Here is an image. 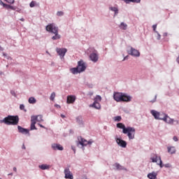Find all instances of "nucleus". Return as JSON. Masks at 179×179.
Instances as JSON below:
<instances>
[{"instance_id":"obj_38","label":"nucleus","mask_w":179,"mask_h":179,"mask_svg":"<svg viewBox=\"0 0 179 179\" xmlns=\"http://www.w3.org/2000/svg\"><path fill=\"white\" fill-rule=\"evenodd\" d=\"M6 2H8V3H15V0H6Z\"/></svg>"},{"instance_id":"obj_23","label":"nucleus","mask_w":179,"mask_h":179,"mask_svg":"<svg viewBox=\"0 0 179 179\" xmlns=\"http://www.w3.org/2000/svg\"><path fill=\"white\" fill-rule=\"evenodd\" d=\"M115 167L117 169V170H124V167L123 166H121L119 163H115L114 164Z\"/></svg>"},{"instance_id":"obj_12","label":"nucleus","mask_w":179,"mask_h":179,"mask_svg":"<svg viewBox=\"0 0 179 179\" xmlns=\"http://www.w3.org/2000/svg\"><path fill=\"white\" fill-rule=\"evenodd\" d=\"M52 148L54 150H64L62 145H60L59 143H52Z\"/></svg>"},{"instance_id":"obj_57","label":"nucleus","mask_w":179,"mask_h":179,"mask_svg":"<svg viewBox=\"0 0 179 179\" xmlns=\"http://www.w3.org/2000/svg\"><path fill=\"white\" fill-rule=\"evenodd\" d=\"M21 20H22V22H24V19H21Z\"/></svg>"},{"instance_id":"obj_52","label":"nucleus","mask_w":179,"mask_h":179,"mask_svg":"<svg viewBox=\"0 0 179 179\" xmlns=\"http://www.w3.org/2000/svg\"><path fill=\"white\" fill-rule=\"evenodd\" d=\"M61 117H62V118H65V115H64V114H62Z\"/></svg>"},{"instance_id":"obj_46","label":"nucleus","mask_w":179,"mask_h":179,"mask_svg":"<svg viewBox=\"0 0 179 179\" xmlns=\"http://www.w3.org/2000/svg\"><path fill=\"white\" fill-rule=\"evenodd\" d=\"M22 149H26V146H25L24 143L22 145Z\"/></svg>"},{"instance_id":"obj_9","label":"nucleus","mask_w":179,"mask_h":179,"mask_svg":"<svg viewBox=\"0 0 179 179\" xmlns=\"http://www.w3.org/2000/svg\"><path fill=\"white\" fill-rule=\"evenodd\" d=\"M56 51L60 57H65V55L67 52V49L66 48H57Z\"/></svg>"},{"instance_id":"obj_60","label":"nucleus","mask_w":179,"mask_h":179,"mask_svg":"<svg viewBox=\"0 0 179 179\" xmlns=\"http://www.w3.org/2000/svg\"><path fill=\"white\" fill-rule=\"evenodd\" d=\"M0 179H3V178H1L0 177Z\"/></svg>"},{"instance_id":"obj_58","label":"nucleus","mask_w":179,"mask_h":179,"mask_svg":"<svg viewBox=\"0 0 179 179\" xmlns=\"http://www.w3.org/2000/svg\"><path fill=\"white\" fill-rule=\"evenodd\" d=\"M10 174H8V176H11V173H10Z\"/></svg>"},{"instance_id":"obj_51","label":"nucleus","mask_w":179,"mask_h":179,"mask_svg":"<svg viewBox=\"0 0 179 179\" xmlns=\"http://www.w3.org/2000/svg\"><path fill=\"white\" fill-rule=\"evenodd\" d=\"M177 62L179 64V55H178V57L177 58Z\"/></svg>"},{"instance_id":"obj_50","label":"nucleus","mask_w":179,"mask_h":179,"mask_svg":"<svg viewBox=\"0 0 179 179\" xmlns=\"http://www.w3.org/2000/svg\"><path fill=\"white\" fill-rule=\"evenodd\" d=\"M14 171H17V167H13Z\"/></svg>"},{"instance_id":"obj_43","label":"nucleus","mask_w":179,"mask_h":179,"mask_svg":"<svg viewBox=\"0 0 179 179\" xmlns=\"http://www.w3.org/2000/svg\"><path fill=\"white\" fill-rule=\"evenodd\" d=\"M164 166H165V167H171V164L169 163L164 164Z\"/></svg>"},{"instance_id":"obj_42","label":"nucleus","mask_w":179,"mask_h":179,"mask_svg":"<svg viewBox=\"0 0 179 179\" xmlns=\"http://www.w3.org/2000/svg\"><path fill=\"white\" fill-rule=\"evenodd\" d=\"M173 141H175V142H177L178 141V136H173Z\"/></svg>"},{"instance_id":"obj_26","label":"nucleus","mask_w":179,"mask_h":179,"mask_svg":"<svg viewBox=\"0 0 179 179\" xmlns=\"http://www.w3.org/2000/svg\"><path fill=\"white\" fill-rule=\"evenodd\" d=\"M128 26L126 23H121L120 25V28L122 29V30H127Z\"/></svg>"},{"instance_id":"obj_36","label":"nucleus","mask_w":179,"mask_h":179,"mask_svg":"<svg viewBox=\"0 0 179 179\" xmlns=\"http://www.w3.org/2000/svg\"><path fill=\"white\" fill-rule=\"evenodd\" d=\"M0 5H2L3 8H6L7 9V4L2 2V1H0Z\"/></svg>"},{"instance_id":"obj_10","label":"nucleus","mask_w":179,"mask_h":179,"mask_svg":"<svg viewBox=\"0 0 179 179\" xmlns=\"http://www.w3.org/2000/svg\"><path fill=\"white\" fill-rule=\"evenodd\" d=\"M116 142L120 146H122V148H127V143L126 141H123V139H120V138H117Z\"/></svg>"},{"instance_id":"obj_28","label":"nucleus","mask_w":179,"mask_h":179,"mask_svg":"<svg viewBox=\"0 0 179 179\" xmlns=\"http://www.w3.org/2000/svg\"><path fill=\"white\" fill-rule=\"evenodd\" d=\"M6 9L8 10L10 9L11 10H16L17 8L16 6H12L11 5L6 4Z\"/></svg>"},{"instance_id":"obj_49","label":"nucleus","mask_w":179,"mask_h":179,"mask_svg":"<svg viewBox=\"0 0 179 179\" xmlns=\"http://www.w3.org/2000/svg\"><path fill=\"white\" fill-rule=\"evenodd\" d=\"M0 51H3V48L0 46Z\"/></svg>"},{"instance_id":"obj_41","label":"nucleus","mask_w":179,"mask_h":179,"mask_svg":"<svg viewBox=\"0 0 179 179\" xmlns=\"http://www.w3.org/2000/svg\"><path fill=\"white\" fill-rule=\"evenodd\" d=\"M157 40H160L162 36H160V34L158 33V31H157Z\"/></svg>"},{"instance_id":"obj_31","label":"nucleus","mask_w":179,"mask_h":179,"mask_svg":"<svg viewBox=\"0 0 179 179\" xmlns=\"http://www.w3.org/2000/svg\"><path fill=\"white\" fill-rule=\"evenodd\" d=\"M55 97H56V93L55 92H53L52 93V94H50V100L54 101Z\"/></svg>"},{"instance_id":"obj_1","label":"nucleus","mask_w":179,"mask_h":179,"mask_svg":"<svg viewBox=\"0 0 179 179\" xmlns=\"http://www.w3.org/2000/svg\"><path fill=\"white\" fill-rule=\"evenodd\" d=\"M117 127L122 129L123 134H127L129 139H134L136 129L133 127H126L124 124L122 122H118L117 124Z\"/></svg>"},{"instance_id":"obj_29","label":"nucleus","mask_w":179,"mask_h":179,"mask_svg":"<svg viewBox=\"0 0 179 179\" xmlns=\"http://www.w3.org/2000/svg\"><path fill=\"white\" fill-rule=\"evenodd\" d=\"M36 121H38V122H41L42 121H43V115H36Z\"/></svg>"},{"instance_id":"obj_17","label":"nucleus","mask_w":179,"mask_h":179,"mask_svg":"<svg viewBox=\"0 0 179 179\" xmlns=\"http://www.w3.org/2000/svg\"><path fill=\"white\" fill-rule=\"evenodd\" d=\"M92 106L94 107V108H96L98 110L101 108V104L100 103L98 102V100H96V97H95Z\"/></svg>"},{"instance_id":"obj_19","label":"nucleus","mask_w":179,"mask_h":179,"mask_svg":"<svg viewBox=\"0 0 179 179\" xmlns=\"http://www.w3.org/2000/svg\"><path fill=\"white\" fill-rule=\"evenodd\" d=\"M168 152L171 153V155H173L176 152V149L175 146H168Z\"/></svg>"},{"instance_id":"obj_13","label":"nucleus","mask_w":179,"mask_h":179,"mask_svg":"<svg viewBox=\"0 0 179 179\" xmlns=\"http://www.w3.org/2000/svg\"><path fill=\"white\" fill-rule=\"evenodd\" d=\"M90 58L93 62H97L99 59V55L98 54H96V52H92V54H90Z\"/></svg>"},{"instance_id":"obj_59","label":"nucleus","mask_w":179,"mask_h":179,"mask_svg":"<svg viewBox=\"0 0 179 179\" xmlns=\"http://www.w3.org/2000/svg\"><path fill=\"white\" fill-rule=\"evenodd\" d=\"M10 176H13V173H10Z\"/></svg>"},{"instance_id":"obj_61","label":"nucleus","mask_w":179,"mask_h":179,"mask_svg":"<svg viewBox=\"0 0 179 179\" xmlns=\"http://www.w3.org/2000/svg\"><path fill=\"white\" fill-rule=\"evenodd\" d=\"M83 179H88V178H83Z\"/></svg>"},{"instance_id":"obj_39","label":"nucleus","mask_w":179,"mask_h":179,"mask_svg":"<svg viewBox=\"0 0 179 179\" xmlns=\"http://www.w3.org/2000/svg\"><path fill=\"white\" fill-rule=\"evenodd\" d=\"M64 12H57V16H63Z\"/></svg>"},{"instance_id":"obj_5","label":"nucleus","mask_w":179,"mask_h":179,"mask_svg":"<svg viewBox=\"0 0 179 179\" xmlns=\"http://www.w3.org/2000/svg\"><path fill=\"white\" fill-rule=\"evenodd\" d=\"M151 114L155 117V120H163L166 122V114L164 113H159L155 110H152Z\"/></svg>"},{"instance_id":"obj_33","label":"nucleus","mask_w":179,"mask_h":179,"mask_svg":"<svg viewBox=\"0 0 179 179\" xmlns=\"http://www.w3.org/2000/svg\"><path fill=\"white\" fill-rule=\"evenodd\" d=\"M115 121H121L122 120V117L120 115H117V117H114Z\"/></svg>"},{"instance_id":"obj_53","label":"nucleus","mask_w":179,"mask_h":179,"mask_svg":"<svg viewBox=\"0 0 179 179\" xmlns=\"http://www.w3.org/2000/svg\"><path fill=\"white\" fill-rule=\"evenodd\" d=\"M39 126L41 127V128H44L43 125H42L41 124H39Z\"/></svg>"},{"instance_id":"obj_4","label":"nucleus","mask_w":179,"mask_h":179,"mask_svg":"<svg viewBox=\"0 0 179 179\" xmlns=\"http://www.w3.org/2000/svg\"><path fill=\"white\" fill-rule=\"evenodd\" d=\"M113 98L116 101H131V96L123 94V93H114Z\"/></svg>"},{"instance_id":"obj_6","label":"nucleus","mask_w":179,"mask_h":179,"mask_svg":"<svg viewBox=\"0 0 179 179\" xmlns=\"http://www.w3.org/2000/svg\"><path fill=\"white\" fill-rule=\"evenodd\" d=\"M87 68V65L84 61L80 60L78 62V73L84 72Z\"/></svg>"},{"instance_id":"obj_3","label":"nucleus","mask_w":179,"mask_h":179,"mask_svg":"<svg viewBox=\"0 0 179 179\" xmlns=\"http://www.w3.org/2000/svg\"><path fill=\"white\" fill-rule=\"evenodd\" d=\"M19 121L20 118L18 115H8L1 122H4L6 125H17Z\"/></svg>"},{"instance_id":"obj_45","label":"nucleus","mask_w":179,"mask_h":179,"mask_svg":"<svg viewBox=\"0 0 179 179\" xmlns=\"http://www.w3.org/2000/svg\"><path fill=\"white\" fill-rule=\"evenodd\" d=\"M56 107H57V108H61V106H59L58 104H56Z\"/></svg>"},{"instance_id":"obj_55","label":"nucleus","mask_w":179,"mask_h":179,"mask_svg":"<svg viewBox=\"0 0 179 179\" xmlns=\"http://www.w3.org/2000/svg\"><path fill=\"white\" fill-rule=\"evenodd\" d=\"M81 120H77V122H80Z\"/></svg>"},{"instance_id":"obj_44","label":"nucleus","mask_w":179,"mask_h":179,"mask_svg":"<svg viewBox=\"0 0 179 179\" xmlns=\"http://www.w3.org/2000/svg\"><path fill=\"white\" fill-rule=\"evenodd\" d=\"M163 36H164V37H167L168 33H164V34H163Z\"/></svg>"},{"instance_id":"obj_30","label":"nucleus","mask_w":179,"mask_h":179,"mask_svg":"<svg viewBox=\"0 0 179 179\" xmlns=\"http://www.w3.org/2000/svg\"><path fill=\"white\" fill-rule=\"evenodd\" d=\"M110 10L115 12V15H118L119 13V10L117 8H110Z\"/></svg>"},{"instance_id":"obj_24","label":"nucleus","mask_w":179,"mask_h":179,"mask_svg":"<svg viewBox=\"0 0 179 179\" xmlns=\"http://www.w3.org/2000/svg\"><path fill=\"white\" fill-rule=\"evenodd\" d=\"M39 167L40 169H42V170H46L50 169V166L48 164H41Z\"/></svg>"},{"instance_id":"obj_27","label":"nucleus","mask_w":179,"mask_h":179,"mask_svg":"<svg viewBox=\"0 0 179 179\" xmlns=\"http://www.w3.org/2000/svg\"><path fill=\"white\" fill-rule=\"evenodd\" d=\"M29 103H30L31 104H34L35 103H36L35 97H29Z\"/></svg>"},{"instance_id":"obj_14","label":"nucleus","mask_w":179,"mask_h":179,"mask_svg":"<svg viewBox=\"0 0 179 179\" xmlns=\"http://www.w3.org/2000/svg\"><path fill=\"white\" fill-rule=\"evenodd\" d=\"M64 174H65L66 178L73 179V176L72 173H71L69 169H64Z\"/></svg>"},{"instance_id":"obj_47","label":"nucleus","mask_w":179,"mask_h":179,"mask_svg":"<svg viewBox=\"0 0 179 179\" xmlns=\"http://www.w3.org/2000/svg\"><path fill=\"white\" fill-rule=\"evenodd\" d=\"M71 148L73 149V150H74V153H76V149L73 146L71 147Z\"/></svg>"},{"instance_id":"obj_22","label":"nucleus","mask_w":179,"mask_h":179,"mask_svg":"<svg viewBox=\"0 0 179 179\" xmlns=\"http://www.w3.org/2000/svg\"><path fill=\"white\" fill-rule=\"evenodd\" d=\"M150 159L153 163H157L159 157L157 155H154L153 156L151 157Z\"/></svg>"},{"instance_id":"obj_34","label":"nucleus","mask_w":179,"mask_h":179,"mask_svg":"<svg viewBox=\"0 0 179 179\" xmlns=\"http://www.w3.org/2000/svg\"><path fill=\"white\" fill-rule=\"evenodd\" d=\"M96 100H97V101H101L102 100V97L101 96H96Z\"/></svg>"},{"instance_id":"obj_54","label":"nucleus","mask_w":179,"mask_h":179,"mask_svg":"<svg viewBox=\"0 0 179 179\" xmlns=\"http://www.w3.org/2000/svg\"><path fill=\"white\" fill-rule=\"evenodd\" d=\"M11 94H15V92H11Z\"/></svg>"},{"instance_id":"obj_20","label":"nucleus","mask_w":179,"mask_h":179,"mask_svg":"<svg viewBox=\"0 0 179 179\" xmlns=\"http://www.w3.org/2000/svg\"><path fill=\"white\" fill-rule=\"evenodd\" d=\"M148 177L150 179H157V174L155 171H152V173H149L148 174Z\"/></svg>"},{"instance_id":"obj_48","label":"nucleus","mask_w":179,"mask_h":179,"mask_svg":"<svg viewBox=\"0 0 179 179\" xmlns=\"http://www.w3.org/2000/svg\"><path fill=\"white\" fill-rule=\"evenodd\" d=\"M127 58H128V56L124 57V58L123 61H125L126 59H127Z\"/></svg>"},{"instance_id":"obj_37","label":"nucleus","mask_w":179,"mask_h":179,"mask_svg":"<svg viewBox=\"0 0 179 179\" xmlns=\"http://www.w3.org/2000/svg\"><path fill=\"white\" fill-rule=\"evenodd\" d=\"M157 27V24H153L152 29L154 31H155V33H157V31H156Z\"/></svg>"},{"instance_id":"obj_7","label":"nucleus","mask_w":179,"mask_h":179,"mask_svg":"<svg viewBox=\"0 0 179 179\" xmlns=\"http://www.w3.org/2000/svg\"><path fill=\"white\" fill-rule=\"evenodd\" d=\"M78 143L80 145H82V146H86L88 144H92V141H87V139H85L84 138H82V136L78 137Z\"/></svg>"},{"instance_id":"obj_2","label":"nucleus","mask_w":179,"mask_h":179,"mask_svg":"<svg viewBox=\"0 0 179 179\" xmlns=\"http://www.w3.org/2000/svg\"><path fill=\"white\" fill-rule=\"evenodd\" d=\"M46 31H49V33L55 34V36L52 37V40H59L61 38V36L59 34V28L57 27L54 23L46 26Z\"/></svg>"},{"instance_id":"obj_18","label":"nucleus","mask_w":179,"mask_h":179,"mask_svg":"<svg viewBox=\"0 0 179 179\" xmlns=\"http://www.w3.org/2000/svg\"><path fill=\"white\" fill-rule=\"evenodd\" d=\"M165 122H167L168 124H173L174 122V120L169 117L166 114H165Z\"/></svg>"},{"instance_id":"obj_16","label":"nucleus","mask_w":179,"mask_h":179,"mask_svg":"<svg viewBox=\"0 0 179 179\" xmlns=\"http://www.w3.org/2000/svg\"><path fill=\"white\" fill-rule=\"evenodd\" d=\"M18 131L20 132L21 134H29V129H27L26 128H22V127H20L18 125Z\"/></svg>"},{"instance_id":"obj_25","label":"nucleus","mask_w":179,"mask_h":179,"mask_svg":"<svg viewBox=\"0 0 179 179\" xmlns=\"http://www.w3.org/2000/svg\"><path fill=\"white\" fill-rule=\"evenodd\" d=\"M70 71L71 73H73L74 75L78 73V66H77V68H71Z\"/></svg>"},{"instance_id":"obj_15","label":"nucleus","mask_w":179,"mask_h":179,"mask_svg":"<svg viewBox=\"0 0 179 179\" xmlns=\"http://www.w3.org/2000/svg\"><path fill=\"white\" fill-rule=\"evenodd\" d=\"M76 100V96H67V103L71 104L75 103Z\"/></svg>"},{"instance_id":"obj_8","label":"nucleus","mask_w":179,"mask_h":179,"mask_svg":"<svg viewBox=\"0 0 179 179\" xmlns=\"http://www.w3.org/2000/svg\"><path fill=\"white\" fill-rule=\"evenodd\" d=\"M128 54L134 57H140L141 55L139 51L135 48H133L132 47H131L130 50H128Z\"/></svg>"},{"instance_id":"obj_11","label":"nucleus","mask_w":179,"mask_h":179,"mask_svg":"<svg viewBox=\"0 0 179 179\" xmlns=\"http://www.w3.org/2000/svg\"><path fill=\"white\" fill-rule=\"evenodd\" d=\"M36 115H33L31 117V129H37L36 127Z\"/></svg>"},{"instance_id":"obj_35","label":"nucleus","mask_w":179,"mask_h":179,"mask_svg":"<svg viewBox=\"0 0 179 179\" xmlns=\"http://www.w3.org/2000/svg\"><path fill=\"white\" fill-rule=\"evenodd\" d=\"M20 110H24L25 112L27 111V110H25V107H24V104H20Z\"/></svg>"},{"instance_id":"obj_40","label":"nucleus","mask_w":179,"mask_h":179,"mask_svg":"<svg viewBox=\"0 0 179 179\" xmlns=\"http://www.w3.org/2000/svg\"><path fill=\"white\" fill-rule=\"evenodd\" d=\"M30 6H31V8H34V6H35V2H34V1L31 2Z\"/></svg>"},{"instance_id":"obj_32","label":"nucleus","mask_w":179,"mask_h":179,"mask_svg":"<svg viewBox=\"0 0 179 179\" xmlns=\"http://www.w3.org/2000/svg\"><path fill=\"white\" fill-rule=\"evenodd\" d=\"M159 160V163H158V164H159L160 167H164V164H163V162L162 160V157H160V156L158 157Z\"/></svg>"},{"instance_id":"obj_21","label":"nucleus","mask_w":179,"mask_h":179,"mask_svg":"<svg viewBox=\"0 0 179 179\" xmlns=\"http://www.w3.org/2000/svg\"><path fill=\"white\" fill-rule=\"evenodd\" d=\"M124 2H125V3H130L131 2H133L134 3H140L141 0H124Z\"/></svg>"},{"instance_id":"obj_56","label":"nucleus","mask_w":179,"mask_h":179,"mask_svg":"<svg viewBox=\"0 0 179 179\" xmlns=\"http://www.w3.org/2000/svg\"><path fill=\"white\" fill-rule=\"evenodd\" d=\"M176 124H179V121H178V120L176 121Z\"/></svg>"}]
</instances>
